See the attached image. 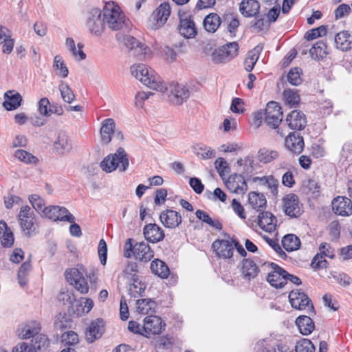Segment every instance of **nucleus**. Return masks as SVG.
I'll list each match as a JSON object with an SVG mask.
<instances>
[{"instance_id": "nucleus-1", "label": "nucleus", "mask_w": 352, "mask_h": 352, "mask_svg": "<svg viewBox=\"0 0 352 352\" xmlns=\"http://www.w3.org/2000/svg\"><path fill=\"white\" fill-rule=\"evenodd\" d=\"M130 74L147 87L164 92L166 85L160 76L151 67L144 63H134L130 67Z\"/></svg>"}, {"instance_id": "nucleus-2", "label": "nucleus", "mask_w": 352, "mask_h": 352, "mask_svg": "<svg viewBox=\"0 0 352 352\" xmlns=\"http://www.w3.org/2000/svg\"><path fill=\"white\" fill-rule=\"evenodd\" d=\"M103 21L111 30H119L124 27L126 17L120 6L114 1L105 3L102 10Z\"/></svg>"}, {"instance_id": "nucleus-3", "label": "nucleus", "mask_w": 352, "mask_h": 352, "mask_svg": "<svg viewBox=\"0 0 352 352\" xmlns=\"http://www.w3.org/2000/svg\"><path fill=\"white\" fill-rule=\"evenodd\" d=\"M129 166L128 155L122 148L104 157L100 162V168L106 173L114 172L116 169L124 172Z\"/></svg>"}, {"instance_id": "nucleus-4", "label": "nucleus", "mask_w": 352, "mask_h": 352, "mask_svg": "<svg viewBox=\"0 0 352 352\" xmlns=\"http://www.w3.org/2000/svg\"><path fill=\"white\" fill-rule=\"evenodd\" d=\"M65 278L67 282L81 294L89 292V284L87 276V270L82 265L69 268L65 271Z\"/></svg>"}, {"instance_id": "nucleus-5", "label": "nucleus", "mask_w": 352, "mask_h": 352, "mask_svg": "<svg viewBox=\"0 0 352 352\" xmlns=\"http://www.w3.org/2000/svg\"><path fill=\"white\" fill-rule=\"evenodd\" d=\"M124 255L127 258L133 255L137 259L147 262L153 257L154 254L153 251L147 243L139 242L133 245L131 239H129L126 240L124 245Z\"/></svg>"}, {"instance_id": "nucleus-6", "label": "nucleus", "mask_w": 352, "mask_h": 352, "mask_svg": "<svg viewBox=\"0 0 352 352\" xmlns=\"http://www.w3.org/2000/svg\"><path fill=\"white\" fill-rule=\"evenodd\" d=\"M170 15V6L168 3H162L151 14L148 19L146 28L157 30L162 28L167 22Z\"/></svg>"}, {"instance_id": "nucleus-7", "label": "nucleus", "mask_w": 352, "mask_h": 352, "mask_svg": "<svg viewBox=\"0 0 352 352\" xmlns=\"http://www.w3.org/2000/svg\"><path fill=\"white\" fill-rule=\"evenodd\" d=\"M18 220L25 235L32 236L36 234L38 225L36 217L29 206H25L21 208Z\"/></svg>"}, {"instance_id": "nucleus-8", "label": "nucleus", "mask_w": 352, "mask_h": 352, "mask_svg": "<svg viewBox=\"0 0 352 352\" xmlns=\"http://www.w3.org/2000/svg\"><path fill=\"white\" fill-rule=\"evenodd\" d=\"M238 50L237 43H229L214 49L210 56L211 60L216 64L227 63L237 55Z\"/></svg>"}, {"instance_id": "nucleus-9", "label": "nucleus", "mask_w": 352, "mask_h": 352, "mask_svg": "<svg viewBox=\"0 0 352 352\" xmlns=\"http://www.w3.org/2000/svg\"><path fill=\"white\" fill-rule=\"evenodd\" d=\"M235 241L229 236L216 239L212 245L215 255L223 259L230 258L234 251Z\"/></svg>"}, {"instance_id": "nucleus-10", "label": "nucleus", "mask_w": 352, "mask_h": 352, "mask_svg": "<svg viewBox=\"0 0 352 352\" xmlns=\"http://www.w3.org/2000/svg\"><path fill=\"white\" fill-rule=\"evenodd\" d=\"M178 15L179 17L178 27L179 34L186 38H194L197 32L190 13L184 10H179Z\"/></svg>"}, {"instance_id": "nucleus-11", "label": "nucleus", "mask_w": 352, "mask_h": 352, "mask_svg": "<svg viewBox=\"0 0 352 352\" xmlns=\"http://www.w3.org/2000/svg\"><path fill=\"white\" fill-rule=\"evenodd\" d=\"M168 97L171 102L175 104H181L186 100L189 96L188 89L186 85L175 82H172L166 85Z\"/></svg>"}, {"instance_id": "nucleus-12", "label": "nucleus", "mask_w": 352, "mask_h": 352, "mask_svg": "<svg viewBox=\"0 0 352 352\" xmlns=\"http://www.w3.org/2000/svg\"><path fill=\"white\" fill-rule=\"evenodd\" d=\"M283 120V111L276 102H268L265 109L264 120L267 126L276 129Z\"/></svg>"}, {"instance_id": "nucleus-13", "label": "nucleus", "mask_w": 352, "mask_h": 352, "mask_svg": "<svg viewBox=\"0 0 352 352\" xmlns=\"http://www.w3.org/2000/svg\"><path fill=\"white\" fill-rule=\"evenodd\" d=\"M124 45L133 50L136 56H140L143 60L151 59L153 55L152 49L145 43L137 40L132 36H126L124 38Z\"/></svg>"}, {"instance_id": "nucleus-14", "label": "nucleus", "mask_w": 352, "mask_h": 352, "mask_svg": "<svg viewBox=\"0 0 352 352\" xmlns=\"http://www.w3.org/2000/svg\"><path fill=\"white\" fill-rule=\"evenodd\" d=\"M42 217L50 219L53 221H66L73 222L74 216L64 207L58 206H48L42 212Z\"/></svg>"}, {"instance_id": "nucleus-15", "label": "nucleus", "mask_w": 352, "mask_h": 352, "mask_svg": "<svg viewBox=\"0 0 352 352\" xmlns=\"http://www.w3.org/2000/svg\"><path fill=\"white\" fill-rule=\"evenodd\" d=\"M94 300L87 297H80L68 307V313L74 317H82L87 314L93 308Z\"/></svg>"}, {"instance_id": "nucleus-16", "label": "nucleus", "mask_w": 352, "mask_h": 352, "mask_svg": "<svg viewBox=\"0 0 352 352\" xmlns=\"http://www.w3.org/2000/svg\"><path fill=\"white\" fill-rule=\"evenodd\" d=\"M224 184L227 189L232 193L244 194L248 190V185L244 177L241 174L234 173L230 175Z\"/></svg>"}, {"instance_id": "nucleus-17", "label": "nucleus", "mask_w": 352, "mask_h": 352, "mask_svg": "<svg viewBox=\"0 0 352 352\" xmlns=\"http://www.w3.org/2000/svg\"><path fill=\"white\" fill-rule=\"evenodd\" d=\"M144 337L150 338L153 335H159L164 329L165 324L162 318L157 316H146L144 320Z\"/></svg>"}, {"instance_id": "nucleus-18", "label": "nucleus", "mask_w": 352, "mask_h": 352, "mask_svg": "<svg viewBox=\"0 0 352 352\" xmlns=\"http://www.w3.org/2000/svg\"><path fill=\"white\" fill-rule=\"evenodd\" d=\"M104 331V322L102 318L92 320L85 331V340L92 343L99 339Z\"/></svg>"}, {"instance_id": "nucleus-19", "label": "nucleus", "mask_w": 352, "mask_h": 352, "mask_svg": "<svg viewBox=\"0 0 352 352\" xmlns=\"http://www.w3.org/2000/svg\"><path fill=\"white\" fill-rule=\"evenodd\" d=\"M87 27L92 33L99 35L104 28V22L103 21L102 11L98 9H93L89 14L87 21Z\"/></svg>"}, {"instance_id": "nucleus-20", "label": "nucleus", "mask_w": 352, "mask_h": 352, "mask_svg": "<svg viewBox=\"0 0 352 352\" xmlns=\"http://www.w3.org/2000/svg\"><path fill=\"white\" fill-rule=\"evenodd\" d=\"M287 274L280 267L275 264H272V271L267 276V281L274 287L280 288L287 282Z\"/></svg>"}, {"instance_id": "nucleus-21", "label": "nucleus", "mask_w": 352, "mask_h": 352, "mask_svg": "<svg viewBox=\"0 0 352 352\" xmlns=\"http://www.w3.org/2000/svg\"><path fill=\"white\" fill-rule=\"evenodd\" d=\"M160 220L165 228L175 229L182 223V217L178 212L168 209L160 213Z\"/></svg>"}, {"instance_id": "nucleus-22", "label": "nucleus", "mask_w": 352, "mask_h": 352, "mask_svg": "<svg viewBox=\"0 0 352 352\" xmlns=\"http://www.w3.org/2000/svg\"><path fill=\"white\" fill-rule=\"evenodd\" d=\"M333 211L341 216H349L352 214V202L346 197L338 196L331 203Z\"/></svg>"}, {"instance_id": "nucleus-23", "label": "nucleus", "mask_w": 352, "mask_h": 352, "mask_svg": "<svg viewBox=\"0 0 352 352\" xmlns=\"http://www.w3.org/2000/svg\"><path fill=\"white\" fill-rule=\"evenodd\" d=\"M143 234L146 241L153 243L162 241L165 236L163 229L156 223L146 224L144 227Z\"/></svg>"}, {"instance_id": "nucleus-24", "label": "nucleus", "mask_w": 352, "mask_h": 352, "mask_svg": "<svg viewBox=\"0 0 352 352\" xmlns=\"http://www.w3.org/2000/svg\"><path fill=\"white\" fill-rule=\"evenodd\" d=\"M283 208L285 212L291 217H297L301 212L298 198L293 194H289L283 198Z\"/></svg>"}, {"instance_id": "nucleus-25", "label": "nucleus", "mask_w": 352, "mask_h": 352, "mask_svg": "<svg viewBox=\"0 0 352 352\" xmlns=\"http://www.w3.org/2000/svg\"><path fill=\"white\" fill-rule=\"evenodd\" d=\"M146 288V283L142 277L134 274L131 275L128 289L129 294L133 297L141 296Z\"/></svg>"}, {"instance_id": "nucleus-26", "label": "nucleus", "mask_w": 352, "mask_h": 352, "mask_svg": "<svg viewBox=\"0 0 352 352\" xmlns=\"http://www.w3.org/2000/svg\"><path fill=\"white\" fill-rule=\"evenodd\" d=\"M289 302L294 309L302 310L310 305L308 296L298 289L292 290L289 295Z\"/></svg>"}, {"instance_id": "nucleus-27", "label": "nucleus", "mask_w": 352, "mask_h": 352, "mask_svg": "<svg viewBox=\"0 0 352 352\" xmlns=\"http://www.w3.org/2000/svg\"><path fill=\"white\" fill-rule=\"evenodd\" d=\"M334 45L336 49L345 52L352 48V35L348 30H342L334 36Z\"/></svg>"}, {"instance_id": "nucleus-28", "label": "nucleus", "mask_w": 352, "mask_h": 352, "mask_svg": "<svg viewBox=\"0 0 352 352\" xmlns=\"http://www.w3.org/2000/svg\"><path fill=\"white\" fill-rule=\"evenodd\" d=\"M115 129L116 123L113 119L107 118L102 122L100 130V139L103 144H107L111 142Z\"/></svg>"}, {"instance_id": "nucleus-29", "label": "nucleus", "mask_w": 352, "mask_h": 352, "mask_svg": "<svg viewBox=\"0 0 352 352\" xmlns=\"http://www.w3.org/2000/svg\"><path fill=\"white\" fill-rule=\"evenodd\" d=\"M258 225L263 230L272 232L276 227V219L270 212H261L258 216Z\"/></svg>"}, {"instance_id": "nucleus-30", "label": "nucleus", "mask_w": 352, "mask_h": 352, "mask_svg": "<svg viewBox=\"0 0 352 352\" xmlns=\"http://www.w3.org/2000/svg\"><path fill=\"white\" fill-rule=\"evenodd\" d=\"M285 146L294 153H300L304 148V142L301 136L296 133H289L285 140Z\"/></svg>"}, {"instance_id": "nucleus-31", "label": "nucleus", "mask_w": 352, "mask_h": 352, "mask_svg": "<svg viewBox=\"0 0 352 352\" xmlns=\"http://www.w3.org/2000/svg\"><path fill=\"white\" fill-rule=\"evenodd\" d=\"M22 102V96L14 91H8L4 94L3 107L8 111L19 108Z\"/></svg>"}, {"instance_id": "nucleus-32", "label": "nucleus", "mask_w": 352, "mask_h": 352, "mask_svg": "<svg viewBox=\"0 0 352 352\" xmlns=\"http://www.w3.org/2000/svg\"><path fill=\"white\" fill-rule=\"evenodd\" d=\"M289 126L292 129L300 130L306 124V118L303 113L299 111H292L286 118Z\"/></svg>"}, {"instance_id": "nucleus-33", "label": "nucleus", "mask_w": 352, "mask_h": 352, "mask_svg": "<svg viewBox=\"0 0 352 352\" xmlns=\"http://www.w3.org/2000/svg\"><path fill=\"white\" fill-rule=\"evenodd\" d=\"M0 242L5 248L11 247L14 242V237L12 230L3 221H0Z\"/></svg>"}, {"instance_id": "nucleus-34", "label": "nucleus", "mask_w": 352, "mask_h": 352, "mask_svg": "<svg viewBox=\"0 0 352 352\" xmlns=\"http://www.w3.org/2000/svg\"><path fill=\"white\" fill-rule=\"evenodd\" d=\"M259 8L260 4L257 0H243L239 10L243 16L250 17L256 14Z\"/></svg>"}, {"instance_id": "nucleus-35", "label": "nucleus", "mask_w": 352, "mask_h": 352, "mask_svg": "<svg viewBox=\"0 0 352 352\" xmlns=\"http://www.w3.org/2000/svg\"><path fill=\"white\" fill-rule=\"evenodd\" d=\"M41 330V324L38 322L32 320L27 322L20 329L19 336L22 339H29L37 335Z\"/></svg>"}, {"instance_id": "nucleus-36", "label": "nucleus", "mask_w": 352, "mask_h": 352, "mask_svg": "<svg viewBox=\"0 0 352 352\" xmlns=\"http://www.w3.org/2000/svg\"><path fill=\"white\" fill-rule=\"evenodd\" d=\"M54 148L56 152L60 153H65L72 150V142L65 133L61 132L58 135L54 143Z\"/></svg>"}, {"instance_id": "nucleus-37", "label": "nucleus", "mask_w": 352, "mask_h": 352, "mask_svg": "<svg viewBox=\"0 0 352 352\" xmlns=\"http://www.w3.org/2000/svg\"><path fill=\"white\" fill-rule=\"evenodd\" d=\"M65 46L75 60L81 61L86 58V54L82 50L83 46L81 43L76 45L72 38H67L65 40Z\"/></svg>"}, {"instance_id": "nucleus-38", "label": "nucleus", "mask_w": 352, "mask_h": 352, "mask_svg": "<svg viewBox=\"0 0 352 352\" xmlns=\"http://www.w3.org/2000/svg\"><path fill=\"white\" fill-rule=\"evenodd\" d=\"M193 152L201 160H209L215 157V150L211 147L200 143L193 146Z\"/></svg>"}, {"instance_id": "nucleus-39", "label": "nucleus", "mask_w": 352, "mask_h": 352, "mask_svg": "<svg viewBox=\"0 0 352 352\" xmlns=\"http://www.w3.org/2000/svg\"><path fill=\"white\" fill-rule=\"evenodd\" d=\"M52 67L56 76L63 78L68 76V67L63 57L60 55H56L54 57Z\"/></svg>"}, {"instance_id": "nucleus-40", "label": "nucleus", "mask_w": 352, "mask_h": 352, "mask_svg": "<svg viewBox=\"0 0 352 352\" xmlns=\"http://www.w3.org/2000/svg\"><path fill=\"white\" fill-rule=\"evenodd\" d=\"M299 331L303 335H309L314 329V324L311 318L306 316H299L296 320Z\"/></svg>"}, {"instance_id": "nucleus-41", "label": "nucleus", "mask_w": 352, "mask_h": 352, "mask_svg": "<svg viewBox=\"0 0 352 352\" xmlns=\"http://www.w3.org/2000/svg\"><path fill=\"white\" fill-rule=\"evenodd\" d=\"M253 181L261 185L266 186L273 195L276 196L278 195V181L274 177H256L253 179Z\"/></svg>"}, {"instance_id": "nucleus-42", "label": "nucleus", "mask_w": 352, "mask_h": 352, "mask_svg": "<svg viewBox=\"0 0 352 352\" xmlns=\"http://www.w3.org/2000/svg\"><path fill=\"white\" fill-rule=\"evenodd\" d=\"M267 203L265 195L256 192H250L248 194V204L253 209L259 210L265 206Z\"/></svg>"}, {"instance_id": "nucleus-43", "label": "nucleus", "mask_w": 352, "mask_h": 352, "mask_svg": "<svg viewBox=\"0 0 352 352\" xmlns=\"http://www.w3.org/2000/svg\"><path fill=\"white\" fill-rule=\"evenodd\" d=\"M155 307V301L150 298L140 299L135 302V310L141 314H148L154 311Z\"/></svg>"}, {"instance_id": "nucleus-44", "label": "nucleus", "mask_w": 352, "mask_h": 352, "mask_svg": "<svg viewBox=\"0 0 352 352\" xmlns=\"http://www.w3.org/2000/svg\"><path fill=\"white\" fill-rule=\"evenodd\" d=\"M151 272L158 276L166 278L169 275V269L164 262L155 259L151 264Z\"/></svg>"}, {"instance_id": "nucleus-45", "label": "nucleus", "mask_w": 352, "mask_h": 352, "mask_svg": "<svg viewBox=\"0 0 352 352\" xmlns=\"http://www.w3.org/2000/svg\"><path fill=\"white\" fill-rule=\"evenodd\" d=\"M262 47L259 45L255 47L253 50L250 51L244 61L245 69L250 72L253 68L254 65L258 60Z\"/></svg>"}, {"instance_id": "nucleus-46", "label": "nucleus", "mask_w": 352, "mask_h": 352, "mask_svg": "<svg viewBox=\"0 0 352 352\" xmlns=\"http://www.w3.org/2000/svg\"><path fill=\"white\" fill-rule=\"evenodd\" d=\"M160 57L166 63L171 64L176 61L177 54L175 49L164 45L161 47L158 52Z\"/></svg>"}, {"instance_id": "nucleus-47", "label": "nucleus", "mask_w": 352, "mask_h": 352, "mask_svg": "<svg viewBox=\"0 0 352 352\" xmlns=\"http://www.w3.org/2000/svg\"><path fill=\"white\" fill-rule=\"evenodd\" d=\"M220 23V17L217 14H210L205 18L203 25L206 31L214 32Z\"/></svg>"}, {"instance_id": "nucleus-48", "label": "nucleus", "mask_w": 352, "mask_h": 352, "mask_svg": "<svg viewBox=\"0 0 352 352\" xmlns=\"http://www.w3.org/2000/svg\"><path fill=\"white\" fill-rule=\"evenodd\" d=\"M284 248L289 252L298 250L300 246V239L294 234L285 235L282 239Z\"/></svg>"}, {"instance_id": "nucleus-49", "label": "nucleus", "mask_w": 352, "mask_h": 352, "mask_svg": "<svg viewBox=\"0 0 352 352\" xmlns=\"http://www.w3.org/2000/svg\"><path fill=\"white\" fill-rule=\"evenodd\" d=\"M236 169L243 173H249L253 169V160L251 157H240L235 164Z\"/></svg>"}, {"instance_id": "nucleus-50", "label": "nucleus", "mask_w": 352, "mask_h": 352, "mask_svg": "<svg viewBox=\"0 0 352 352\" xmlns=\"http://www.w3.org/2000/svg\"><path fill=\"white\" fill-rule=\"evenodd\" d=\"M14 156L19 161L28 164H36L38 161L36 156L23 149L16 150Z\"/></svg>"}, {"instance_id": "nucleus-51", "label": "nucleus", "mask_w": 352, "mask_h": 352, "mask_svg": "<svg viewBox=\"0 0 352 352\" xmlns=\"http://www.w3.org/2000/svg\"><path fill=\"white\" fill-rule=\"evenodd\" d=\"M283 96L285 102L291 107L298 105L300 102V96L295 89H285L283 93Z\"/></svg>"}, {"instance_id": "nucleus-52", "label": "nucleus", "mask_w": 352, "mask_h": 352, "mask_svg": "<svg viewBox=\"0 0 352 352\" xmlns=\"http://www.w3.org/2000/svg\"><path fill=\"white\" fill-rule=\"evenodd\" d=\"M196 217L201 221L208 224L210 226L214 228L217 230H221L222 228L221 223L216 219H213L208 213L204 211L198 210L196 211Z\"/></svg>"}, {"instance_id": "nucleus-53", "label": "nucleus", "mask_w": 352, "mask_h": 352, "mask_svg": "<svg viewBox=\"0 0 352 352\" xmlns=\"http://www.w3.org/2000/svg\"><path fill=\"white\" fill-rule=\"evenodd\" d=\"M278 153L276 151L270 150L268 148H261L258 151V158L261 162L269 163L271 161L276 159Z\"/></svg>"}, {"instance_id": "nucleus-54", "label": "nucleus", "mask_w": 352, "mask_h": 352, "mask_svg": "<svg viewBox=\"0 0 352 352\" xmlns=\"http://www.w3.org/2000/svg\"><path fill=\"white\" fill-rule=\"evenodd\" d=\"M57 298L63 305H69L70 306L76 300V296L72 290L63 289L58 293Z\"/></svg>"}, {"instance_id": "nucleus-55", "label": "nucleus", "mask_w": 352, "mask_h": 352, "mask_svg": "<svg viewBox=\"0 0 352 352\" xmlns=\"http://www.w3.org/2000/svg\"><path fill=\"white\" fill-rule=\"evenodd\" d=\"M302 72L301 69L294 67L290 69L287 74V80L290 84L294 86L300 85L302 82Z\"/></svg>"}, {"instance_id": "nucleus-56", "label": "nucleus", "mask_w": 352, "mask_h": 352, "mask_svg": "<svg viewBox=\"0 0 352 352\" xmlns=\"http://www.w3.org/2000/svg\"><path fill=\"white\" fill-rule=\"evenodd\" d=\"M326 45L324 43H316L310 50V54L313 58L320 59L327 55Z\"/></svg>"}, {"instance_id": "nucleus-57", "label": "nucleus", "mask_w": 352, "mask_h": 352, "mask_svg": "<svg viewBox=\"0 0 352 352\" xmlns=\"http://www.w3.org/2000/svg\"><path fill=\"white\" fill-rule=\"evenodd\" d=\"M29 201L32 207L42 216V212L47 208L45 206L44 200L39 195L34 194L29 197Z\"/></svg>"}, {"instance_id": "nucleus-58", "label": "nucleus", "mask_w": 352, "mask_h": 352, "mask_svg": "<svg viewBox=\"0 0 352 352\" xmlns=\"http://www.w3.org/2000/svg\"><path fill=\"white\" fill-rule=\"evenodd\" d=\"M296 352H315V346L308 339H301L296 344Z\"/></svg>"}, {"instance_id": "nucleus-59", "label": "nucleus", "mask_w": 352, "mask_h": 352, "mask_svg": "<svg viewBox=\"0 0 352 352\" xmlns=\"http://www.w3.org/2000/svg\"><path fill=\"white\" fill-rule=\"evenodd\" d=\"M230 207L232 211L241 219H245L247 217V212L242 204L236 199H233L230 203Z\"/></svg>"}, {"instance_id": "nucleus-60", "label": "nucleus", "mask_w": 352, "mask_h": 352, "mask_svg": "<svg viewBox=\"0 0 352 352\" xmlns=\"http://www.w3.org/2000/svg\"><path fill=\"white\" fill-rule=\"evenodd\" d=\"M59 89L63 100L67 103H72L75 99V95L73 93L72 89L66 83H62Z\"/></svg>"}, {"instance_id": "nucleus-61", "label": "nucleus", "mask_w": 352, "mask_h": 352, "mask_svg": "<svg viewBox=\"0 0 352 352\" xmlns=\"http://www.w3.org/2000/svg\"><path fill=\"white\" fill-rule=\"evenodd\" d=\"M41 349V345H33V343L20 342L12 349V352H36Z\"/></svg>"}, {"instance_id": "nucleus-62", "label": "nucleus", "mask_w": 352, "mask_h": 352, "mask_svg": "<svg viewBox=\"0 0 352 352\" xmlns=\"http://www.w3.org/2000/svg\"><path fill=\"white\" fill-rule=\"evenodd\" d=\"M38 111L41 116L49 117L52 115V111L50 103L47 98H41L38 102Z\"/></svg>"}, {"instance_id": "nucleus-63", "label": "nucleus", "mask_w": 352, "mask_h": 352, "mask_svg": "<svg viewBox=\"0 0 352 352\" xmlns=\"http://www.w3.org/2000/svg\"><path fill=\"white\" fill-rule=\"evenodd\" d=\"M242 273L245 276L251 278L256 274V266L251 261L244 260L242 266Z\"/></svg>"}, {"instance_id": "nucleus-64", "label": "nucleus", "mask_w": 352, "mask_h": 352, "mask_svg": "<svg viewBox=\"0 0 352 352\" xmlns=\"http://www.w3.org/2000/svg\"><path fill=\"white\" fill-rule=\"evenodd\" d=\"M230 109L234 113L242 114L245 111V104L241 98H234L232 99Z\"/></svg>"}]
</instances>
